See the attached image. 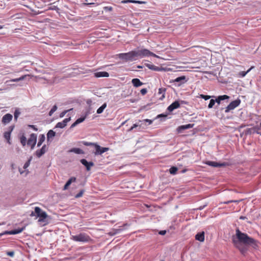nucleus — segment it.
Listing matches in <instances>:
<instances>
[{
	"instance_id": "obj_1",
	"label": "nucleus",
	"mask_w": 261,
	"mask_h": 261,
	"mask_svg": "<svg viewBox=\"0 0 261 261\" xmlns=\"http://www.w3.org/2000/svg\"><path fill=\"white\" fill-rule=\"evenodd\" d=\"M236 237L240 243L252 246L255 248L257 247V242L254 239L249 237L246 233L242 232L239 229L236 230Z\"/></svg>"
},
{
	"instance_id": "obj_2",
	"label": "nucleus",
	"mask_w": 261,
	"mask_h": 261,
	"mask_svg": "<svg viewBox=\"0 0 261 261\" xmlns=\"http://www.w3.org/2000/svg\"><path fill=\"white\" fill-rule=\"evenodd\" d=\"M36 216L39 218L38 222L42 223L43 225H45L48 223L47 218L48 215L46 213L43 211L39 207H35Z\"/></svg>"
},
{
	"instance_id": "obj_3",
	"label": "nucleus",
	"mask_w": 261,
	"mask_h": 261,
	"mask_svg": "<svg viewBox=\"0 0 261 261\" xmlns=\"http://www.w3.org/2000/svg\"><path fill=\"white\" fill-rule=\"evenodd\" d=\"M119 58L126 61H133L137 60L136 50L127 53H121L118 55Z\"/></svg>"
},
{
	"instance_id": "obj_4",
	"label": "nucleus",
	"mask_w": 261,
	"mask_h": 261,
	"mask_svg": "<svg viewBox=\"0 0 261 261\" xmlns=\"http://www.w3.org/2000/svg\"><path fill=\"white\" fill-rule=\"evenodd\" d=\"M137 59L138 58H143L149 56H153L156 58H159V57L147 49H142L138 50H136Z\"/></svg>"
},
{
	"instance_id": "obj_5",
	"label": "nucleus",
	"mask_w": 261,
	"mask_h": 261,
	"mask_svg": "<svg viewBox=\"0 0 261 261\" xmlns=\"http://www.w3.org/2000/svg\"><path fill=\"white\" fill-rule=\"evenodd\" d=\"M71 239L75 242H89L92 240L90 237L85 233H81L77 235L72 236Z\"/></svg>"
},
{
	"instance_id": "obj_6",
	"label": "nucleus",
	"mask_w": 261,
	"mask_h": 261,
	"mask_svg": "<svg viewBox=\"0 0 261 261\" xmlns=\"http://www.w3.org/2000/svg\"><path fill=\"white\" fill-rule=\"evenodd\" d=\"M241 103V100L240 99H237L235 100L231 101L226 108L225 112L228 113L231 110L234 109L238 107Z\"/></svg>"
},
{
	"instance_id": "obj_7",
	"label": "nucleus",
	"mask_w": 261,
	"mask_h": 261,
	"mask_svg": "<svg viewBox=\"0 0 261 261\" xmlns=\"http://www.w3.org/2000/svg\"><path fill=\"white\" fill-rule=\"evenodd\" d=\"M232 242L234 246L240 250L242 254L244 255L247 251V247L240 243L235 239H233Z\"/></svg>"
},
{
	"instance_id": "obj_8",
	"label": "nucleus",
	"mask_w": 261,
	"mask_h": 261,
	"mask_svg": "<svg viewBox=\"0 0 261 261\" xmlns=\"http://www.w3.org/2000/svg\"><path fill=\"white\" fill-rule=\"evenodd\" d=\"M94 147L95 148V151L94 152L95 155H101L109 149L108 147H102L96 143L94 144Z\"/></svg>"
},
{
	"instance_id": "obj_9",
	"label": "nucleus",
	"mask_w": 261,
	"mask_h": 261,
	"mask_svg": "<svg viewBox=\"0 0 261 261\" xmlns=\"http://www.w3.org/2000/svg\"><path fill=\"white\" fill-rule=\"evenodd\" d=\"M37 141V135L35 134H32L27 142L28 145L31 146V149H33L36 145Z\"/></svg>"
},
{
	"instance_id": "obj_10",
	"label": "nucleus",
	"mask_w": 261,
	"mask_h": 261,
	"mask_svg": "<svg viewBox=\"0 0 261 261\" xmlns=\"http://www.w3.org/2000/svg\"><path fill=\"white\" fill-rule=\"evenodd\" d=\"M205 164L208 166L213 167H221L225 166L226 165V164H225L224 163H218V162H214V161H206L205 163Z\"/></svg>"
},
{
	"instance_id": "obj_11",
	"label": "nucleus",
	"mask_w": 261,
	"mask_h": 261,
	"mask_svg": "<svg viewBox=\"0 0 261 261\" xmlns=\"http://www.w3.org/2000/svg\"><path fill=\"white\" fill-rule=\"evenodd\" d=\"M13 116L10 114H7L5 115L2 119V122L4 125H6L9 123L12 119Z\"/></svg>"
},
{
	"instance_id": "obj_12",
	"label": "nucleus",
	"mask_w": 261,
	"mask_h": 261,
	"mask_svg": "<svg viewBox=\"0 0 261 261\" xmlns=\"http://www.w3.org/2000/svg\"><path fill=\"white\" fill-rule=\"evenodd\" d=\"M48 147L46 145H44L42 148L40 149L36 150V155L38 158H40L43 154H44L47 150Z\"/></svg>"
},
{
	"instance_id": "obj_13",
	"label": "nucleus",
	"mask_w": 261,
	"mask_h": 261,
	"mask_svg": "<svg viewBox=\"0 0 261 261\" xmlns=\"http://www.w3.org/2000/svg\"><path fill=\"white\" fill-rule=\"evenodd\" d=\"M70 120V117L64 119L62 121L59 122L56 125V128H63L66 126L67 123Z\"/></svg>"
},
{
	"instance_id": "obj_14",
	"label": "nucleus",
	"mask_w": 261,
	"mask_h": 261,
	"mask_svg": "<svg viewBox=\"0 0 261 261\" xmlns=\"http://www.w3.org/2000/svg\"><path fill=\"white\" fill-rule=\"evenodd\" d=\"M13 128H14V126H11L10 127H9V131H7V132H5L4 134V138L7 140V142L10 144H11V142H10V139H11V132H12L13 129Z\"/></svg>"
},
{
	"instance_id": "obj_15",
	"label": "nucleus",
	"mask_w": 261,
	"mask_h": 261,
	"mask_svg": "<svg viewBox=\"0 0 261 261\" xmlns=\"http://www.w3.org/2000/svg\"><path fill=\"white\" fill-rule=\"evenodd\" d=\"M180 107V103L178 101H175L172 103L167 108L168 111L171 112L175 109H176Z\"/></svg>"
},
{
	"instance_id": "obj_16",
	"label": "nucleus",
	"mask_w": 261,
	"mask_h": 261,
	"mask_svg": "<svg viewBox=\"0 0 261 261\" xmlns=\"http://www.w3.org/2000/svg\"><path fill=\"white\" fill-rule=\"evenodd\" d=\"M194 124H188L186 125H180L177 128V130L178 133H181L182 130L185 129H187L189 128H191L194 126Z\"/></svg>"
},
{
	"instance_id": "obj_17",
	"label": "nucleus",
	"mask_w": 261,
	"mask_h": 261,
	"mask_svg": "<svg viewBox=\"0 0 261 261\" xmlns=\"http://www.w3.org/2000/svg\"><path fill=\"white\" fill-rule=\"evenodd\" d=\"M81 163L84 165L88 170H89L91 167L93 166V163L91 162H88L86 159H82Z\"/></svg>"
},
{
	"instance_id": "obj_18",
	"label": "nucleus",
	"mask_w": 261,
	"mask_h": 261,
	"mask_svg": "<svg viewBox=\"0 0 261 261\" xmlns=\"http://www.w3.org/2000/svg\"><path fill=\"white\" fill-rule=\"evenodd\" d=\"M109 74L106 71H99L94 73V76L96 77H108Z\"/></svg>"
},
{
	"instance_id": "obj_19",
	"label": "nucleus",
	"mask_w": 261,
	"mask_h": 261,
	"mask_svg": "<svg viewBox=\"0 0 261 261\" xmlns=\"http://www.w3.org/2000/svg\"><path fill=\"white\" fill-rule=\"evenodd\" d=\"M195 239L200 242H203L204 241V232L202 231L196 234Z\"/></svg>"
},
{
	"instance_id": "obj_20",
	"label": "nucleus",
	"mask_w": 261,
	"mask_h": 261,
	"mask_svg": "<svg viewBox=\"0 0 261 261\" xmlns=\"http://www.w3.org/2000/svg\"><path fill=\"white\" fill-rule=\"evenodd\" d=\"M132 83L135 87H138L143 85V83L138 79H133L132 81Z\"/></svg>"
},
{
	"instance_id": "obj_21",
	"label": "nucleus",
	"mask_w": 261,
	"mask_h": 261,
	"mask_svg": "<svg viewBox=\"0 0 261 261\" xmlns=\"http://www.w3.org/2000/svg\"><path fill=\"white\" fill-rule=\"evenodd\" d=\"M23 228H20V229H14L11 231H7L6 232V234H18L22 232L23 230Z\"/></svg>"
},
{
	"instance_id": "obj_22",
	"label": "nucleus",
	"mask_w": 261,
	"mask_h": 261,
	"mask_svg": "<svg viewBox=\"0 0 261 261\" xmlns=\"http://www.w3.org/2000/svg\"><path fill=\"white\" fill-rule=\"evenodd\" d=\"M69 152H74L76 154H79L84 153L83 150L79 148H73L71 149L69 151Z\"/></svg>"
},
{
	"instance_id": "obj_23",
	"label": "nucleus",
	"mask_w": 261,
	"mask_h": 261,
	"mask_svg": "<svg viewBox=\"0 0 261 261\" xmlns=\"http://www.w3.org/2000/svg\"><path fill=\"white\" fill-rule=\"evenodd\" d=\"M28 75H22V76H20L19 78L12 79V80H11L10 81H7L6 82V83L8 84L10 82H18V81H22V80H24L25 77H27Z\"/></svg>"
},
{
	"instance_id": "obj_24",
	"label": "nucleus",
	"mask_w": 261,
	"mask_h": 261,
	"mask_svg": "<svg viewBox=\"0 0 261 261\" xmlns=\"http://www.w3.org/2000/svg\"><path fill=\"white\" fill-rule=\"evenodd\" d=\"M45 137L43 134L40 135L39 137V140L37 143V147H40L45 141Z\"/></svg>"
},
{
	"instance_id": "obj_25",
	"label": "nucleus",
	"mask_w": 261,
	"mask_h": 261,
	"mask_svg": "<svg viewBox=\"0 0 261 261\" xmlns=\"http://www.w3.org/2000/svg\"><path fill=\"white\" fill-rule=\"evenodd\" d=\"M56 135V133L53 130H49L47 134V141H49V139L54 137Z\"/></svg>"
},
{
	"instance_id": "obj_26",
	"label": "nucleus",
	"mask_w": 261,
	"mask_h": 261,
	"mask_svg": "<svg viewBox=\"0 0 261 261\" xmlns=\"http://www.w3.org/2000/svg\"><path fill=\"white\" fill-rule=\"evenodd\" d=\"M146 66L149 69L154 71H159L160 70V68L157 67L153 64H147Z\"/></svg>"
},
{
	"instance_id": "obj_27",
	"label": "nucleus",
	"mask_w": 261,
	"mask_h": 261,
	"mask_svg": "<svg viewBox=\"0 0 261 261\" xmlns=\"http://www.w3.org/2000/svg\"><path fill=\"white\" fill-rule=\"evenodd\" d=\"M185 79H186L185 76H180V77H178L176 78L174 81V82L180 83V84H182V83H184Z\"/></svg>"
},
{
	"instance_id": "obj_28",
	"label": "nucleus",
	"mask_w": 261,
	"mask_h": 261,
	"mask_svg": "<svg viewBox=\"0 0 261 261\" xmlns=\"http://www.w3.org/2000/svg\"><path fill=\"white\" fill-rule=\"evenodd\" d=\"M107 107V103H104L100 107H99L97 110V113L99 114L103 112L105 109Z\"/></svg>"
},
{
	"instance_id": "obj_29",
	"label": "nucleus",
	"mask_w": 261,
	"mask_h": 261,
	"mask_svg": "<svg viewBox=\"0 0 261 261\" xmlns=\"http://www.w3.org/2000/svg\"><path fill=\"white\" fill-rule=\"evenodd\" d=\"M254 68L253 66L251 67L247 71H242L239 74L241 77H244L251 70Z\"/></svg>"
},
{
	"instance_id": "obj_30",
	"label": "nucleus",
	"mask_w": 261,
	"mask_h": 261,
	"mask_svg": "<svg viewBox=\"0 0 261 261\" xmlns=\"http://www.w3.org/2000/svg\"><path fill=\"white\" fill-rule=\"evenodd\" d=\"M20 142L23 146H24L27 143V138L24 136L20 137Z\"/></svg>"
},
{
	"instance_id": "obj_31",
	"label": "nucleus",
	"mask_w": 261,
	"mask_h": 261,
	"mask_svg": "<svg viewBox=\"0 0 261 261\" xmlns=\"http://www.w3.org/2000/svg\"><path fill=\"white\" fill-rule=\"evenodd\" d=\"M177 171V168L176 167H172L170 168L169 171L170 173L172 174H175Z\"/></svg>"
},
{
	"instance_id": "obj_32",
	"label": "nucleus",
	"mask_w": 261,
	"mask_h": 261,
	"mask_svg": "<svg viewBox=\"0 0 261 261\" xmlns=\"http://www.w3.org/2000/svg\"><path fill=\"white\" fill-rule=\"evenodd\" d=\"M57 110V106L56 105H55L53 106V107L51 108V109L50 110L49 112V116H51L54 114V113Z\"/></svg>"
},
{
	"instance_id": "obj_33",
	"label": "nucleus",
	"mask_w": 261,
	"mask_h": 261,
	"mask_svg": "<svg viewBox=\"0 0 261 261\" xmlns=\"http://www.w3.org/2000/svg\"><path fill=\"white\" fill-rule=\"evenodd\" d=\"M139 122H141V123H142V125L144 124L145 122H147L148 123V125H149L152 123V120L148 119H146L142 121H139Z\"/></svg>"
},
{
	"instance_id": "obj_34",
	"label": "nucleus",
	"mask_w": 261,
	"mask_h": 261,
	"mask_svg": "<svg viewBox=\"0 0 261 261\" xmlns=\"http://www.w3.org/2000/svg\"><path fill=\"white\" fill-rule=\"evenodd\" d=\"M85 192L84 190H81L79 193L75 195V198H78L83 196V194Z\"/></svg>"
},
{
	"instance_id": "obj_35",
	"label": "nucleus",
	"mask_w": 261,
	"mask_h": 261,
	"mask_svg": "<svg viewBox=\"0 0 261 261\" xmlns=\"http://www.w3.org/2000/svg\"><path fill=\"white\" fill-rule=\"evenodd\" d=\"M73 180H68V181L66 182V184H65V185L64 186V188H63V190H66L68 189V187L71 185L72 181ZM74 181L75 180H73Z\"/></svg>"
},
{
	"instance_id": "obj_36",
	"label": "nucleus",
	"mask_w": 261,
	"mask_h": 261,
	"mask_svg": "<svg viewBox=\"0 0 261 261\" xmlns=\"http://www.w3.org/2000/svg\"><path fill=\"white\" fill-rule=\"evenodd\" d=\"M20 114V112L18 110H16L14 112V119L17 120L18 117Z\"/></svg>"
},
{
	"instance_id": "obj_37",
	"label": "nucleus",
	"mask_w": 261,
	"mask_h": 261,
	"mask_svg": "<svg viewBox=\"0 0 261 261\" xmlns=\"http://www.w3.org/2000/svg\"><path fill=\"white\" fill-rule=\"evenodd\" d=\"M215 103V100L211 99L210 103L208 105V108H210V109L212 108L213 107V106H214Z\"/></svg>"
},
{
	"instance_id": "obj_38",
	"label": "nucleus",
	"mask_w": 261,
	"mask_h": 261,
	"mask_svg": "<svg viewBox=\"0 0 261 261\" xmlns=\"http://www.w3.org/2000/svg\"><path fill=\"white\" fill-rule=\"evenodd\" d=\"M83 144L85 146H94V144H96V143H92V142H86V141H84L83 142Z\"/></svg>"
},
{
	"instance_id": "obj_39",
	"label": "nucleus",
	"mask_w": 261,
	"mask_h": 261,
	"mask_svg": "<svg viewBox=\"0 0 261 261\" xmlns=\"http://www.w3.org/2000/svg\"><path fill=\"white\" fill-rule=\"evenodd\" d=\"M218 97L219 98V99H220L221 101L225 99H227L229 98V97L226 95L219 96Z\"/></svg>"
},
{
	"instance_id": "obj_40",
	"label": "nucleus",
	"mask_w": 261,
	"mask_h": 261,
	"mask_svg": "<svg viewBox=\"0 0 261 261\" xmlns=\"http://www.w3.org/2000/svg\"><path fill=\"white\" fill-rule=\"evenodd\" d=\"M200 97L201 98L204 99L205 100H208V99H209L211 98L210 96H209V95H203V94H201L200 95Z\"/></svg>"
},
{
	"instance_id": "obj_41",
	"label": "nucleus",
	"mask_w": 261,
	"mask_h": 261,
	"mask_svg": "<svg viewBox=\"0 0 261 261\" xmlns=\"http://www.w3.org/2000/svg\"><path fill=\"white\" fill-rule=\"evenodd\" d=\"M131 3L142 4H145L146 2H144V1H141L132 0V2H131Z\"/></svg>"
},
{
	"instance_id": "obj_42",
	"label": "nucleus",
	"mask_w": 261,
	"mask_h": 261,
	"mask_svg": "<svg viewBox=\"0 0 261 261\" xmlns=\"http://www.w3.org/2000/svg\"><path fill=\"white\" fill-rule=\"evenodd\" d=\"M241 201V200H229V201H227L224 202L223 203H224V204H228V203H231V202L239 203Z\"/></svg>"
},
{
	"instance_id": "obj_43",
	"label": "nucleus",
	"mask_w": 261,
	"mask_h": 261,
	"mask_svg": "<svg viewBox=\"0 0 261 261\" xmlns=\"http://www.w3.org/2000/svg\"><path fill=\"white\" fill-rule=\"evenodd\" d=\"M85 119V117H81V118H78L76 121L77 122L78 124L83 122Z\"/></svg>"
},
{
	"instance_id": "obj_44",
	"label": "nucleus",
	"mask_w": 261,
	"mask_h": 261,
	"mask_svg": "<svg viewBox=\"0 0 261 261\" xmlns=\"http://www.w3.org/2000/svg\"><path fill=\"white\" fill-rule=\"evenodd\" d=\"M141 126H142V123H141V122H138V123H136L134 124L132 126V127H133V128H136V127H138V126H139V127H141Z\"/></svg>"
},
{
	"instance_id": "obj_45",
	"label": "nucleus",
	"mask_w": 261,
	"mask_h": 261,
	"mask_svg": "<svg viewBox=\"0 0 261 261\" xmlns=\"http://www.w3.org/2000/svg\"><path fill=\"white\" fill-rule=\"evenodd\" d=\"M6 254L9 256L13 257L14 255V252L13 251H8V252H7Z\"/></svg>"
},
{
	"instance_id": "obj_46",
	"label": "nucleus",
	"mask_w": 261,
	"mask_h": 261,
	"mask_svg": "<svg viewBox=\"0 0 261 261\" xmlns=\"http://www.w3.org/2000/svg\"><path fill=\"white\" fill-rule=\"evenodd\" d=\"M69 110H67V111H64L63 112H62L61 114H60V117H63L65 116V115L67 113L68 111H69Z\"/></svg>"
},
{
	"instance_id": "obj_47",
	"label": "nucleus",
	"mask_w": 261,
	"mask_h": 261,
	"mask_svg": "<svg viewBox=\"0 0 261 261\" xmlns=\"http://www.w3.org/2000/svg\"><path fill=\"white\" fill-rule=\"evenodd\" d=\"M104 9H105V11H111L112 10L113 8L111 7H105L104 8Z\"/></svg>"
},
{
	"instance_id": "obj_48",
	"label": "nucleus",
	"mask_w": 261,
	"mask_h": 261,
	"mask_svg": "<svg viewBox=\"0 0 261 261\" xmlns=\"http://www.w3.org/2000/svg\"><path fill=\"white\" fill-rule=\"evenodd\" d=\"M147 93V90L145 88L141 90V93L143 95Z\"/></svg>"
},
{
	"instance_id": "obj_49",
	"label": "nucleus",
	"mask_w": 261,
	"mask_h": 261,
	"mask_svg": "<svg viewBox=\"0 0 261 261\" xmlns=\"http://www.w3.org/2000/svg\"><path fill=\"white\" fill-rule=\"evenodd\" d=\"M132 0H123L121 1V3L126 4V3H131Z\"/></svg>"
},
{
	"instance_id": "obj_50",
	"label": "nucleus",
	"mask_w": 261,
	"mask_h": 261,
	"mask_svg": "<svg viewBox=\"0 0 261 261\" xmlns=\"http://www.w3.org/2000/svg\"><path fill=\"white\" fill-rule=\"evenodd\" d=\"M30 161H28L27 162H26L25 163V164L24 165V166H23V168L24 169L27 168L30 165Z\"/></svg>"
},
{
	"instance_id": "obj_51",
	"label": "nucleus",
	"mask_w": 261,
	"mask_h": 261,
	"mask_svg": "<svg viewBox=\"0 0 261 261\" xmlns=\"http://www.w3.org/2000/svg\"><path fill=\"white\" fill-rule=\"evenodd\" d=\"M215 102H217L218 105H219L220 103V102H221V100L220 99H219V98L218 97L216 100H215Z\"/></svg>"
},
{
	"instance_id": "obj_52",
	"label": "nucleus",
	"mask_w": 261,
	"mask_h": 261,
	"mask_svg": "<svg viewBox=\"0 0 261 261\" xmlns=\"http://www.w3.org/2000/svg\"><path fill=\"white\" fill-rule=\"evenodd\" d=\"M166 233V230H161L159 232V234L161 235H165Z\"/></svg>"
},
{
	"instance_id": "obj_53",
	"label": "nucleus",
	"mask_w": 261,
	"mask_h": 261,
	"mask_svg": "<svg viewBox=\"0 0 261 261\" xmlns=\"http://www.w3.org/2000/svg\"><path fill=\"white\" fill-rule=\"evenodd\" d=\"M78 124L77 122L75 121L71 125V128H73L74 127H75L76 125H77Z\"/></svg>"
},
{
	"instance_id": "obj_54",
	"label": "nucleus",
	"mask_w": 261,
	"mask_h": 261,
	"mask_svg": "<svg viewBox=\"0 0 261 261\" xmlns=\"http://www.w3.org/2000/svg\"><path fill=\"white\" fill-rule=\"evenodd\" d=\"M30 216L31 217L36 216V214L35 213V211L34 212L32 211L31 214H30Z\"/></svg>"
},
{
	"instance_id": "obj_55",
	"label": "nucleus",
	"mask_w": 261,
	"mask_h": 261,
	"mask_svg": "<svg viewBox=\"0 0 261 261\" xmlns=\"http://www.w3.org/2000/svg\"><path fill=\"white\" fill-rule=\"evenodd\" d=\"M29 126L31 128H33V129H34L35 130H36V131L37 130V128H36L34 125H29Z\"/></svg>"
},
{
	"instance_id": "obj_56",
	"label": "nucleus",
	"mask_w": 261,
	"mask_h": 261,
	"mask_svg": "<svg viewBox=\"0 0 261 261\" xmlns=\"http://www.w3.org/2000/svg\"><path fill=\"white\" fill-rule=\"evenodd\" d=\"M19 4H20V5H22V6H24L27 7L25 5H24V4H23L22 2H20L19 3Z\"/></svg>"
},
{
	"instance_id": "obj_57",
	"label": "nucleus",
	"mask_w": 261,
	"mask_h": 261,
	"mask_svg": "<svg viewBox=\"0 0 261 261\" xmlns=\"http://www.w3.org/2000/svg\"><path fill=\"white\" fill-rule=\"evenodd\" d=\"M134 128H133V127L132 126L129 129V131H132Z\"/></svg>"
},
{
	"instance_id": "obj_58",
	"label": "nucleus",
	"mask_w": 261,
	"mask_h": 261,
	"mask_svg": "<svg viewBox=\"0 0 261 261\" xmlns=\"http://www.w3.org/2000/svg\"><path fill=\"white\" fill-rule=\"evenodd\" d=\"M162 89H159V93H162Z\"/></svg>"
},
{
	"instance_id": "obj_59",
	"label": "nucleus",
	"mask_w": 261,
	"mask_h": 261,
	"mask_svg": "<svg viewBox=\"0 0 261 261\" xmlns=\"http://www.w3.org/2000/svg\"><path fill=\"white\" fill-rule=\"evenodd\" d=\"M69 179H71V180H72V179H75V178H74V177H71V178H69Z\"/></svg>"
},
{
	"instance_id": "obj_60",
	"label": "nucleus",
	"mask_w": 261,
	"mask_h": 261,
	"mask_svg": "<svg viewBox=\"0 0 261 261\" xmlns=\"http://www.w3.org/2000/svg\"><path fill=\"white\" fill-rule=\"evenodd\" d=\"M3 26H2V25H0V29H3Z\"/></svg>"
},
{
	"instance_id": "obj_61",
	"label": "nucleus",
	"mask_w": 261,
	"mask_h": 261,
	"mask_svg": "<svg viewBox=\"0 0 261 261\" xmlns=\"http://www.w3.org/2000/svg\"><path fill=\"white\" fill-rule=\"evenodd\" d=\"M181 103H185V102L184 101H181Z\"/></svg>"
},
{
	"instance_id": "obj_62",
	"label": "nucleus",
	"mask_w": 261,
	"mask_h": 261,
	"mask_svg": "<svg viewBox=\"0 0 261 261\" xmlns=\"http://www.w3.org/2000/svg\"><path fill=\"white\" fill-rule=\"evenodd\" d=\"M138 68H142V66H138Z\"/></svg>"
},
{
	"instance_id": "obj_63",
	"label": "nucleus",
	"mask_w": 261,
	"mask_h": 261,
	"mask_svg": "<svg viewBox=\"0 0 261 261\" xmlns=\"http://www.w3.org/2000/svg\"><path fill=\"white\" fill-rule=\"evenodd\" d=\"M2 169V165L0 164V170Z\"/></svg>"
},
{
	"instance_id": "obj_64",
	"label": "nucleus",
	"mask_w": 261,
	"mask_h": 261,
	"mask_svg": "<svg viewBox=\"0 0 261 261\" xmlns=\"http://www.w3.org/2000/svg\"><path fill=\"white\" fill-rule=\"evenodd\" d=\"M22 1H24V0H22Z\"/></svg>"
}]
</instances>
